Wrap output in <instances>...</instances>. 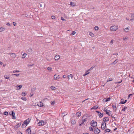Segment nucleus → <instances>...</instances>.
Returning a JSON list of instances; mask_svg holds the SVG:
<instances>
[{"label":"nucleus","mask_w":134,"mask_h":134,"mask_svg":"<svg viewBox=\"0 0 134 134\" xmlns=\"http://www.w3.org/2000/svg\"><path fill=\"white\" fill-rule=\"evenodd\" d=\"M103 120L104 122H106L109 121V119L108 118L105 117L103 118Z\"/></svg>","instance_id":"nucleus-10"},{"label":"nucleus","mask_w":134,"mask_h":134,"mask_svg":"<svg viewBox=\"0 0 134 134\" xmlns=\"http://www.w3.org/2000/svg\"><path fill=\"white\" fill-rule=\"evenodd\" d=\"M98 29V27L97 26H96L94 27V29L96 30H97Z\"/></svg>","instance_id":"nucleus-46"},{"label":"nucleus","mask_w":134,"mask_h":134,"mask_svg":"<svg viewBox=\"0 0 134 134\" xmlns=\"http://www.w3.org/2000/svg\"><path fill=\"white\" fill-rule=\"evenodd\" d=\"M26 124V123H25V122L24 121L22 124V127H23V126H24Z\"/></svg>","instance_id":"nucleus-53"},{"label":"nucleus","mask_w":134,"mask_h":134,"mask_svg":"<svg viewBox=\"0 0 134 134\" xmlns=\"http://www.w3.org/2000/svg\"><path fill=\"white\" fill-rule=\"evenodd\" d=\"M75 33H76V32L75 31H73L72 32L71 34L72 35H74L75 34Z\"/></svg>","instance_id":"nucleus-42"},{"label":"nucleus","mask_w":134,"mask_h":134,"mask_svg":"<svg viewBox=\"0 0 134 134\" xmlns=\"http://www.w3.org/2000/svg\"><path fill=\"white\" fill-rule=\"evenodd\" d=\"M60 56L59 55H56L54 58L55 60H57L59 59Z\"/></svg>","instance_id":"nucleus-8"},{"label":"nucleus","mask_w":134,"mask_h":134,"mask_svg":"<svg viewBox=\"0 0 134 134\" xmlns=\"http://www.w3.org/2000/svg\"><path fill=\"white\" fill-rule=\"evenodd\" d=\"M21 99L25 101H26L27 100L26 98L25 97H21Z\"/></svg>","instance_id":"nucleus-32"},{"label":"nucleus","mask_w":134,"mask_h":134,"mask_svg":"<svg viewBox=\"0 0 134 134\" xmlns=\"http://www.w3.org/2000/svg\"><path fill=\"white\" fill-rule=\"evenodd\" d=\"M22 95L23 96H25L26 95V94L24 92H22Z\"/></svg>","instance_id":"nucleus-43"},{"label":"nucleus","mask_w":134,"mask_h":134,"mask_svg":"<svg viewBox=\"0 0 134 134\" xmlns=\"http://www.w3.org/2000/svg\"><path fill=\"white\" fill-rule=\"evenodd\" d=\"M88 71H87L86 72L87 73L85 74H84L83 75L84 76H86L88 74H89L90 73L89 72H88Z\"/></svg>","instance_id":"nucleus-45"},{"label":"nucleus","mask_w":134,"mask_h":134,"mask_svg":"<svg viewBox=\"0 0 134 134\" xmlns=\"http://www.w3.org/2000/svg\"><path fill=\"white\" fill-rule=\"evenodd\" d=\"M110 130L109 129H106V130H104V132H110Z\"/></svg>","instance_id":"nucleus-24"},{"label":"nucleus","mask_w":134,"mask_h":134,"mask_svg":"<svg viewBox=\"0 0 134 134\" xmlns=\"http://www.w3.org/2000/svg\"><path fill=\"white\" fill-rule=\"evenodd\" d=\"M26 53H24L22 55V56H23V57H22V58H24L25 57H26Z\"/></svg>","instance_id":"nucleus-33"},{"label":"nucleus","mask_w":134,"mask_h":134,"mask_svg":"<svg viewBox=\"0 0 134 134\" xmlns=\"http://www.w3.org/2000/svg\"><path fill=\"white\" fill-rule=\"evenodd\" d=\"M97 113H98V114H100V112L99 111H96Z\"/></svg>","instance_id":"nucleus-60"},{"label":"nucleus","mask_w":134,"mask_h":134,"mask_svg":"<svg viewBox=\"0 0 134 134\" xmlns=\"http://www.w3.org/2000/svg\"><path fill=\"white\" fill-rule=\"evenodd\" d=\"M4 77L6 79H8L9 78V77L7 75H5Z\"/></svg>","instance_id":"nucleus-23"},{"label":"nucleus","mask_w":134,"mask_h":134,"mask_svg":"<svg viewBox=\"0 0 134 134\" xmlns=\"http://www.w3.org/2000/svg\"><path fill=\"white\" fill-rule=\"evenodd\" d=\"M51 88L52 90H55L56 89V87L52 86L51 87Z\"/></svg>","instance_id":"nucleus-29"},{"label":"nucleus","mask_w":134,"mask_h":134,"mask_svg":"<svg viewBox=\"0 0 134 134\" xmlns=\"http://www.w3.org/2000/svg\"><path fill=\"white\" fill-rule=\"evenodd\" d=\"M94 129V127H93L92 126H90L89 127V129L90 131H93V129Z\"/></svg>","instance_id":"nucleus-27"},{"label":"nucleus","mask_w":134,"mask_h":134,"mask_svg":"<svg viewBox=\"0 0 134 134\" xmlns=\"http://www.w3.org/2000/svg\"><path fill=\"white\" fill-rule=\"evenodd\" d=\"M134 20V14H132L131 15V20Z\"/></svg>","instance_id":"nucleus-15"},{"label":"nucleus","mask_w":134,"mask_h":134,"mask_svg":"<svg viewBox=\"0 0 134 134\" xmlns=\"http://www.w3.org/2000/svg\"><path fill=\"white\" fill-rule=\"evenodd\" d=\"M61 20H63V21H65L66 20L65 19H64L62 17L61 18Z\"/></svg>","instance_id":"nucleus-52"},{"label":"nucleus","mask_w":134,"mask_h":134,"mask_svg":"<svg viewBox=\"0 0 134 134\" xmlns=\"http://www.w3.org/2000/svg\"><path fill=\"white\" fill-rule=\"evenodd\" d=\"M124 99H121V101H120L121 102H120V103L122 104V102H124Z\"/></svg>","instance_id":"nucleus-41"},{"label":"nucleus","mask_w":134,"mask_h":134,"mask_svg":"<svg viewBox=\"0 0 134 134\" xmlns=\"http://www.w3.org/2000/svg\"><path fill=\"white\" fill-rule=\"evenodd\" d=\"M55 17L54 16H51V18L52 19H55Z\"/></svg>","instance_id":"nucleus-47"},{"label":"nucleus","mask_w":134,"mask_h":134,"mask_svg":"<svg viewBox=\"0 0 134 134\" xmlns=\"http://www.w3.org/2000/svg\"><path fill=\"white\" fill-rule=\"evenodd\" d=\"M21 124L20 123H18L15 126V128H18L19 127V126L21 125Z\"/></svg>","instance_id":"nucleus-14"},{"label":"nucleus","mask_w":134,"mask_h":134,"mask_svg":"<svg viewBox=\"0 0 134 134\" xmlns=\"http://www.w3.org/2000/svg\"><path fill=\"white\" fill-rule=\"evenodd\" d=\"M5 30V28L3 27H1L0 28V32H1Z\"/></svg>","instance_id":"nucleus-26"},{"label":"nucleus","mask_w":134,"mask_h":134,"mask_svg":"<svg viewBox=\"0 0 134 134\" xmlns=\"http://www.w3.org/2000/svg\"><path fill=\"white\" fill-rule=\"evenodd\" d=\"M91 124H92L91 126L93 127H95L97 126V122L94 120H92L91 122Z\"/></svg>","instance_id":"nucleus-2"},{"label":"nucleus","mask_w":134,"mask_h":134,"mask_svg":"<svg viewBox=\"0 0 134 134\" xmlns=\"http://www.w3.org/2000/svg\"><path fill=\"white\" fill-rule=\"evenodd\" d=\"M19 71H18V70H16V71H15V70H14L13 71V73H15V72H19Z\"/></svg>","instance_id":"nucleus-48"},{"label":"nucleus","mask_w":134,"mask_h":134,"mask_svg":"<svg viewBox=\"0 0 134 134\" xmlns=\"http://www.w3.org/2000/svg\"><path fill=\"white\" fill-rule=\"evenodd\" d=\"M4 114L5 115H8V112L7 111H5L4 112Z\"/></svg>","instance_id":"nucleus-36"},{"label":"nucleus","mask_w":134,"mask_h":134,"mask_svg":"<svg viewBox=\"0 0 134 134\" xmlns=\"http://www.w3.org/2000/svg\"><path fill=\"white\" fill-rule=\"evenodd\" d=\"M70 5L72 6H75V3L72 2H70Z\"/></svg>","instance_id":"nucleus-20"},{"label":"nucleus","mask_w":134,"mask_h":134,"mask_svg":"<svg viewBox=\"0 0 134 134\" xmlns=\"http://www.w3.org/2000/svg\"><path fill=\"white\" fill-rule=\"evenodd\" d=\"M126 108H127V107H125L124 109H122V111H125Z\"/></svg>","instance_id":"nucleus-49"},{"label":"nucleus","mask_w":134,"mask_h":134,"mask_svg":"<svg viewBox=\"0 0 134 134\" xmlns=\"http://www.w3.org/2000/svg\"><path fill=\"white\" fill-rule=\"evenodd\" d=\"M59 78V75L55 74L54 75V79L55 80L58 79Z\"/></svg>","instance_id":"nucleus-9"},{"label":"nucleus","mask_w":134,"mask_h":134,"mask_svg":"<svg viewBox=\"0 0 134 134\" xmlns=\"http://www.w3.org/2000/svg\"><path fill=\"white\" fill-rule=\"evenodd\" d=\"M94 132L95 134H98L100 132V130L98 128L95 127L94 128Z\"/></svg>","instance_id":"nucleus-3"},{"label":"nucleus","mask_w":134,"mask_h":134,"mask_svg":"<svg viewBox=\"0 0 134 134\" xmlns=\"http://www.w3.org/2000/svg\"><path fill=\"white\" fill-rule=\"evenodd\" d=\"M38 124L39 126L44 125V122L43 121H41L38 122Z\"/></svg>","instance_id":"nucleus-7"},{"label":"nucleus","mask_w":134,"mask_h":134,"mask_svg":"<svg viewBox=\"0 0 134 134\" xmlns=\"http://www.w3.org/2000/svg\"><path fill=\"white\" fill-rule=\"evenodd\" d=\"M113 41H114L113 40H111L110 41V43H112V44H111L112 45V44L113 43Z\"/></svg>","instance_id":"nucleus-56"},{"label":"nucleus","mask_w":134,"mask_h":134,"mask_svg":"<svg viewBox=\"0 0 134 134\" xmlns=\"http://www.w3.org/2000/svg\"><path fill=\"white\" fill-rule=\"evenodd\" d=\"M129 27H128L125 29V30H126L125 31L126 32H127L129 30Z\"/></svg>","instance_id":"nucleus-38"},{"label":"nucleus","mask_w":134,"mask_h":134,"mask_svg":"<svg viewBox=\"0 0 134 134\" xmlns=\"http://www.w3.org/2000/svg\"><path fill=\"white\" fill-rule=\"evenodd\" d=\"M27 134H31V130L30 128H28L26 130Z\"/></svg>","instance_id":"nucleus-6"},{"label":"nucleus","mask_w":134,"mask_h":134,"mask_svg":"<svg viewBox=\"0 0 134 134\" xmlns=\"http://www.w3.org/2000/svg\"><path fill=\"white\" fill-rule=\"evenodd\" d=\"M52 68L51 67H48L47 68V69L48 70L51 71L52 70Z\"/></svg>","instance_id":"nucleus-34"},{"label":"nucleus","mask_w":134,"mask_h":134,"mask_svg":"<svg viewBox=\"0 0 134 134\" xmlns=\"http://www.w3.org/2000/svg\"><path fill=\"white\" fill-rule=\"evenodd\" d=\"M66 77V75H63V78H65Z\"/></svg>","instance_id":"nucleus-62"},{"label":"nucleus","mask_w":134,"mask_h":134,"mask_svg":"<svg viewBox=\"0 0 134 134\" xmlns=\"http://www.w3.org/2000/svg\"><path fill=\"white\" fill-rule=\"evenodd\" d=\"M110 97L108 98L107 99H106L105 102H107L110 100Z\"/></svg>","instance_id":"nucleus-30"},{"label":"nucleus","mask_w":134,"mask_h":134,"mask_svg":"<svg viewBox=\"0 0 134 134\" xmlns=\"http://www.w3.org/2000/svg\"><path fill=\"white\" fill-rule=\"evenodd\" d=\"M98 108V107L96 105L95 106H93L92 109H97Z\"/></svg>","instance_id":"nucleus-31"},{"label":"nucleus","mask_w":134,"mask_h":134,"mask_svg":"<svg viewBox=\"0 0 134 134\" xmlns=\"http://www.w3.org/2000/svg\"><path fill=\"white\" fill-rule=\"evenodd\" d=\"M85 116H84L82 118V121L81 123L79 125L81 126L83 124L85 121H86L87 118H85Z\"/></svg>","instance_id":"nucleus-1"},{"label":"nucleus","mask_w":134,"mask_h":134,"mask_svg":"<svg viewBox=\"0 0 134 134\" xmlns=\"http://www.w3.org/2000/svg\"><path fill=\"white\" fill-rule=\"evenodd\" d=\"M43 103L41 102H40V104L38 105L37 104V105L40 107H43L44 106L43 105Z\"/></svg>","instance_id":"nucleus-19"},{"label":"nucleus","mask_w":134,"mask_h":134,"mask_svg":"<svg viewBox=\"0 0 134 134\" xmlns=\"http://www.w3.org/2000/svg\"><path fill=\"white\" fill-rule=\"evenodd\" d=\"M113 80V79H112L111 78L107 80V82L110 81H111L112 80Z\"/></svg>","instance_id":"nucleus-37"},{"label":"nucleus","mask_w":134,"mask_h":134,"mask_svg":"<svg viewBox=\"0 0 134 134\" xmlns=\"http://www.w3.org/2000/svg\"><path fill=\"white\" fill-rule=\"evenodd\" d=\"M90 35L92 37H93L94 36V35L92 32H90Z\"/></svg>","instance_id":"nucleus-39"},{"label":"nucleus","mask_w":134,"mask_h":134,"mask_svg":"<svg viewBox=\"0 0 134 134\" xmlns=\"http://www.w3.org/2000/svg\"><path fill=\"white\" fill-rule=\"evenodd\" d=\"M122 81V80H121V81L120 82H116V83H120Z\"/></svg>","instance_id":"nucleus-63"},{"label":"nucleus","mask_w":134,"mask_h":134,"mask_svg":"<svg viewBox=\"0 0 134 134\" xmlns=\"http://www.w3.org/2000/svg\"><path fill=\"white\" fill-rule=\"evenodd\" d=\"M36 90V88H33L31 89V92H34Z\"/></svg>","instance_id":"nucleus-35"},{"label":"nucleus","mask_w":134,"mask_h":134,"mask_svg":"<svg viewBox=\"0 0 134 134\" xmlns=\"http://www.w3.org/2000/svg\"><path fill=\"white\" fill-rule=\"evenodd\" d=\"M127 100H125L124 102H122V104H124L125 103L127 102Z\"/></svg>","instance_id":"nucleus-51"},{"label":"nucleus","mask_w":134,"mask_h":134,"mask_svg":"<svg viewBox=\"0 0 134 134\" xmlns=\"http://www.w3.org/2000/svg\"><path fill=\"white\" fill-rule=\"evenodd\" d=\"M76 123V121L75 120H72L71 121V124L72 125H74Z\"/></svg>","instance_id":"nucleus-21"},{"label":"nucleus","mask_w":134,"mask_h":134,"mask_svg":"<svg viewBox=\"0 0 134 134\" xmlns=\"http://www.w3.org/2000/svg\"><path fill=\"white\" fill-rule=\"evenodd\" d=\"M6 25L9 26H10V24L9 23H6Z\"/></svg>","instance_id":"nucleus-55"},{"label":"nucleus","mask_w":134,"mask_h":134,"mask_svg":"<svg viewBox=\"0 0 134 134\" xmlns=\"http://www.w3.org/2000/svg\"><path fill=\"white\" fill-rule=\"evenodd\" d=\"M55 103V101H52L51 102V104L52 105H54Z\"/></svg>","instance_id":"nucleus-40"},{"label":"nucleus","mask_w":134,"mask_h":134,"mask_svg":"<svg viewBox=\"0 0 134 134\" xmlns=\"http://www.w3.org/2000/svg\"><path fill=\"white\" fill-rule=\"evenodd\" d=\"M103 113H100V114H99V117L100 118H102L103 116Z\"/></svg>","instance_id":"nucleus-28"},{"label":"nucleus","mask_w":134,"mask_h":134,"mask_svg":"<svg viewBox=\"0 0 134 134\" xmlns=\"http://www.w3.org/2000/svg\"><path fill=\"white\" fill-rule=\"evenodd\" d=\"M118 62V61L117 60H116L113 63H114L115 64H116Z\"/></svg>","instance_id":"nucleus-50"},{"label":"nucleus","mask_w":134,"mask_h":134,"mask_svg":"<svg viewBox=\"0 0 134 134\" xmlns=\"http://www.w3.org/2000/svg\"><path fill=\"white\" fill-rule=\"evenodd\" d=\"M110 29L112 31H115L118 29V27L115 25L111 26L110 27Z\"/></svg>","instance_id":"nucleus-4"},{"label":"nucleus","mask_w":134,"mask_h":134,"mask_svg":"<svg viewBox=\"0 0 134 134\" xmlns=\"http://www.w3.org/2000/svg\"><path fill=\"white\" fill-rule=\"evenodd\" d=\"M76 115L77 116H80L81 115V113L80 112H77L76 113Z\"/></svg>","instance_id":"nucleus-18"},{"label":"nucleus","mask_w":134,"mask_h":134,"mask_svg":"<svg viewBox=\"0 0 134 134\" xmlns=\"http://www.w3.org/2000/svg\"><path fill=\"white\" fill-rule=\"evenodd\" d=\"M65 112L63 113H62V115L64 114V115H63V116H64L65 115H66V114H65Z\"/></svg>","instance_id":"nucleus-59"},{"label":"nucleus","mask_w":134,"mask_h":134,"mask_svg":"<svg viewBox=\"0 0 134 134\" xmlns=\"http://www.w3.org/2000/svg\"><path fill=\"white\" fill-rule=\"evenodd\" d=\"M26 124V123H25V122L24 121L22 124V127H23V126H24Z\"/></svg>","instance_id":"nucleus-54"},{"label":"nucleus","mask_w":134,"mask_h":134,"mask_svg":"<svg viewBox=\"0 0 134 134\" xmlns=\"http://www.w3.org/2000/svg\"><path fill=\"white\" fill-rule=\"evenodd\" d=\"M8 54L12 55L11 57L13 58H15L16 56L15 53H8Z\"/></svg>","instance_id":"nucleus-13"},{"label":"nucleus","mask_w":134,"mask_h":134,"mask_svg":"<svg viewBox=\"0 0 134 134\" xmlns=\"http://www.w3.org/2000/svg\"><path fill=\"white\" fill-rule=\"evenodd\" d=\"M13 25H14V26H15L16 25V23L15 22H13Z\"/></svg>","instance_id":"nucleus-58"},{"label":"nucleus","mask_w":134,"mask_h":134,"mask_svg":"<svg viewBox=\"0 0 134 134\" xmlns=\"http://www.w3.org/2000/svg\"><path fill=\"white\" fill-rule=\"evenodd\" d=\"M104 111L106 113V114H107L108 115H110L109 112H108V111L105 108L104 109Z\"/></svg>","instance_id":"nucleus-16"},{"label":"nucleus","mask_w":134,"mask_h":134,"mask_svg":"<svg viewBox=\"0 0 134 134\" xmlns=\"http://www.w3.org/2000/svg\"><path fill=\"white\" fill-rule=\"evenodd\" d=\"M12 119H15V113L14 112H12Z\"/></svg>","instance_id":"nucleus-11"},{"label":"nucleus","mask_w":134,"mask_h":134,"mask_svg":"<svg viewBox=\"0 0 134 134\" xmlns=\"http://www.w3.org/2000/svg\"><path fill=\"white\" fill-rule=\"evenodd\" d=\"M12 75H15V76H19V74H13Z\"/></svg>","instance_id":"nucleus-57"},{"label":"nucleus","mask_w":134,"mask_h":134,"mask_svg":"<svg viewBox=\"0 0 134 134\" xmlns=\"http://www.w3.org/2000/svg\"><path fill=\"white\" fill-rule=\"evenodd\" d=\"M18 134H22L20 132H19L18 133Z\"/></svg>","instance_id":"nucleus-64"},{"label":"nucleus","mask_w":134,"mask_h":134,"mask_svg":"<svg viewBox=\"0 0 134 134\" xmlns=\"http://www.w3.org/2000/svg\"><path fill=\"white\" fill-rule=\"evenodd\" d=\"M12 112H14V111H10V112H9V114H10V115H12Z\"/></svg>","instance_id":"nucleus-61"},{"label":"nucleus","mask_w":134,"mask_h":134,"mask_svg":"<svg viewBox=\"0 0 134 134\" xmlns=\"http://www.w3.org/2000/svg\"><path fill=\"white\" fill-rule=\"evenodd\" d=\"M68 76V77H70L72 79V77H73L72 75V74H70V75Z\"/></svg>","instance_id":"nucleus-44"},{"label":"nucleus","mask_w":134,"mask_h":134,"mask_svg":"<svg viewBox=\"0 0 134 134\" xmlns=\"http://www.w3.org/2000/svg\"><path fill=\"white\" fill-rule=\"evenodd\" d=\"M106 125V123L105 122H104L102 124L101 128L102 129H104L105 128V126Z\"/></svg>","instance_id":"nucleus-5"},{"label":"nucleus","mask_w":134,"mask_h":134,"mask_svg":"<svg viewBox=\"0 0 134 134\" xmlns=\"http://www.w3.org/2000/svg\"><path fill=\"white\" fill-rule=\"evenodd\" d=\"M32 50L31 48H29L28 49L27 51L29 53V54H30L32 52Z\"/></svg>","instance_id":"nucleus-17"},{"label":"nucleus","mask_w":134,"mask_h":134,"mask_svg":"<svg viewBox=\"0 0 134 134\" xmlns=\"http://www.w3.org/2000/svg\"><path fill=\"white\" fill-rule=\"evenodd\" d=\"M30 120L29 119H28L24 121L25 122V123L26 124V125H27L29 123Z\"/></svg>","instance_id":"nucleus-12"},{"label":"nucleus","mask_w":134,"mask_h":134,"mask_svg":"<svg viewBox=\"0 0 134 134\" xmlns=\"http://www.w3.org/2000/svg\"><path fill=\"white\" fill-rule=\"evenodd\" d=\"M22 85H20L19 86H17L16 87L18 88V90H19L22 87Z\"/></svg>","instance_id":"nucleus-22"},{"label":"nucleus","mask_w":134,"mask_h":134,"mask_svg":"<svg viewBox=\"0 0 134 134\" xmlns=\"http://www.w3.org/2000/svg\"><path fill=\"white\" fill-rule=\"evenodd\" d=\"M112 107L114 109L115 108V111H116V109H117V108H116V107L115 104V105L112 104Z\"/></svg>","instance_id":"nucleus-25"}]
</instances>
